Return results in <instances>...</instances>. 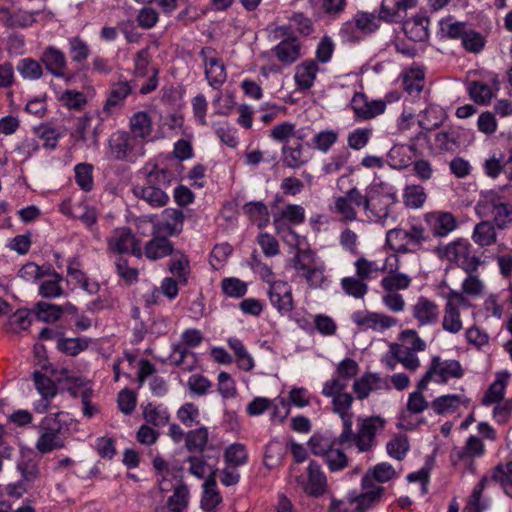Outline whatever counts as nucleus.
<instances>
[{"label": "nucleus", "instance_id": "1", "mask_svg": "<svg viewBox=\"0 0 512 512\" xmlns=\"http://www.w3.org/2000/svg\"><path fill=\"white\" fill-rule=\"evenodd\" d=\"M141 173L145 175L144 182L133 187V194L151 207H164L169 201L166 190L171 186L172 172L155 166L150 171L143 168Z\"/></svg>", "mask_w": 512, "mask_h": 512}, {"label": "nucleus", "instance_id": "2", "mask_svg": "<svg viewBox=\"0 0 512 512\" xmlns=\"http://www.w3.org/2000/svg\"><path fill=\"white\" fill-rule=\"evenodd\" d=\"M67 414L60 411L45 416L36 426L38 439L35 448L42 454L62 449L69 435Z\"/></svg>", "mask_w": 512, "mask_h": 512}, {"label": "nucleus", "instance_id": "3", "mask_svg": "<svg viewBox=\"0 0 512 512\" xmlns=\"http://www.w3.org/2000/svg\"><path fill=\"white\" fill-rule=\"evenodd\" d=\"M386 419L376 416H360L357 419L356 432L351 425V435L347 438H342V432L338 435V442L345 449L356 447L359 453H366L373 449L376 445V436L382 433L386 426Z\"/></svg>", "mask_w": 512, "mask_h": 512}, {"label": "nucleus", "instance_id": "4", "mask_svg": "<svg viewBox=\"0 0 512 512\" xmlns=\"http://www.w3.org/2000/svg\"><path fill=\"white\" fill-rule=\"evenodd\" d=\"M490 483L498 484L504 494L512 498V476L506 470L504 464L499 463L487 474L482 476L477 485L473 488L464 509L465 512H483L489 508V502L482 500V494Z\"/></svg>", "mask_w": 512, "mask_h": 512}, {"label": "nucleus", "instance_id": "5", "mask_svg": "<svg viewBox=\"0 0 512 512\" xmlns=\"http://www.w3.org/2000/svg\"><path fill=\"white\" fill-rule=\"evenodd\" d=\"M105 156L109 161L135 163L145 154L144 141L123 130L113 132L106 142Z\"/></svg>", "mask_w": 512, "mask_h": 512}, {"label": "nucleus", "instance_id": "6", "mask_svg": "<svg viewBox=\"0 0 512 512\" xmlns=\"http://www.w3.org/2000/svg\"><path fill=\"white\" fill-rule=\"evenodd\" d=\"M346 388L347 384L338 380H327L322 388V395L332 399V411L342 420L343 439L351 435V425L353 424L351 407L354 398L352 394L344 392Z\"/></svg>", "mask_w": 512, "mask_h": 512}, {"label": "nucleus", "instance_id": "7", "mask_svg": "<svg viewBox=\"0 0 512 512\" xmlns=\"http://www.w3.org/2000/svg\"><path fill=\"white\" fill-rule=\"evenodd\" d=\"M429 240L421 224H411L408 227L393 228L386 233L387 245L396 253H417L423 249L424 243Z\"/></svg>", "mask_w": 512, "mask_h": 512}, {"label": "nucleus", "instance_id": "8", "mask_svg": "<svg viewBox=\"0 0 512 512\" xmlns=\"http://www.w3.org/2000/svg\"><path fill=\"white\" fill-rule=\"evenodd\" d=\"M437 253L441 258H445L457 267L461 268L467 274L477 271L479 266L484 264L481 255L466 239L459 238L449 244L438 247Z\"/></svg>", "mask_w": 512, "mask_h": 512}, {"label": "nucleus", "instance_id": "9", "mask_svg": "<svg viewBox=\"0 0 512 512\" xmlns=\"http://www.w3.org/2000/svg\"><path fill=\"white\" fill-rule=\"evenodd\" d=\"M464 375V369L458 360L455 359H442L440 356L435 355L431 358L429 367L424 373L421 386L424 383L433 381L437 384H447L451 379H460Z\"/></svg>", "mask_w": 512, "mask_h": 512}, {"label": "nucleus", "instance_id": "10", "mask_svg": "<svg viewBox=\"0 0 512 512\" xmlns=\"http://www.w3.org/2000/svg\"><path fill=\"white\" fill-rule=\"evenodd\" d=\"M204 66L205 78L210 87L219 89L227 80V72L218 52L210 47H203L199 52Z\"/></svg>", "mask_w": 512, "mask_h": 512}, {"label": "nucleus", "instance_id": "11", "mask_svg": "<svg viewBox=\"0 0 512 512\" xmlns=\"http://www.w3.org/2000/svg\"><path fill=\"white\" fill-rule=\"evenodd\" d=\"M107 250L114 254H128L141 258L142 248L140 241L135 237L129 227H118L107 238Z\"/></svg>", "mask_w": 512, "mask_h": 512}, {"label": "nucleus", "instance_id": "12", "mask_svg": "<svg viewBox=\"0 0 512 512\" xmlns=\"http://www.w3.org/2000/svg\"><path fill=\"white\" fill-rule=\"evenodd\" d=\"M368 202V207L364 212L368 219L384 225L390 217V209L397 202L395 194L369 192L364 195Z\"/></svg>", "mask_w": 512, "mask_h": 512}, {"label": "nucleus", "instance_id": "13", "mask_svg": "<svg viewBox=\"0 0 512 512\" xmlns=\"http://www.w3.org/2000/svg\"><path fill=\"white\" fill-rule=\"evenodd\" d=\"M0 13L3 14V18L1 19L3 24L11 29L28 28L37 21L48 22L54 17L52 12L45 10L27 11L17 9L15 11H10L7 8H1Z\"/></svg>", "mask_w": 512, "mask_h": 512}, {"label": "nucleus", "instance_id": "14", "mask_svg": "<svg viewBox=\"0 0 512 512\" xmlns=\"http://www.w3.org/2000/svg\"><path fill=\"white\" fill-rule=\"evenodd\" d=\"M350 108L354 113L356 122L369 121L383 114L386 110V102L383 100H369L363 92H355L351 101Z\"/></svg>", "mask_w": 512, "mask_h": 512}, {"label": "nucleus", "instance_id": "15", "mask_svg": "<svg viewBox=\"0 0 512 512\" xmlns=\"http://www.w3.org/2000/svg\"><path fill=\"white\" fill-rule=\"evenodd\" d=\"M354 206L358 208L368 207V202L360 190L356 187L349 189L344 196L335 198L334 211L341 216L343 221H355L357 212Z\"/></svg>", "mask_w": 512, "mask_h": 512}, {"label": "nucleus", "instance_id": "16", "mask_svg": "<svg viewBox=\"0 0 512 512\" xmlns=\"http://www.w3.org/2000/svg\"><path fill=\"white\" fill-rule=\"evenodd\" d=\"M352 321L361 330L384 331L398 324V320L394 317L377 313L356 311L352 314Z\"/></svg>", "mask_w": 512, "mask_h": 512}, {"label": "nucleus", "instance_id": "17", "mask_svg": "<svg viewBox=\"0 0 512 512\" xmlns=\"http://www.w3.org/2000/svg\"><path fill=\"white\" fill-rule=\"evenodd\" d=\"M410 310L412 317L417 321L419 327L433 326L439 321V306L435 301L427 297H418Z\"/></svg>", "mask_w": 512, "mask_h": 512}, {"label": "nucleus", "instance_id": "18", "mask_svg": "<svg viewBox=\"0 0 512 512\" xmlns=\"http://www.w3.org/2000/svg\"><path fill=\"white\" fill-rule=\"evenodd\" d=\"M271 305L281 314H288L294 308L292 288L286 281L278 280L267 291Z\"/></svg>", "mask_w": 512, "mask_h": 512}, {"label": "nucleus", "instance_id": "19", "mask_svg": "<svg viewBox=\"0 0 512 512\" xmlns=\"http://www.w3.org/2000/svg\"><path fill=\"white\" fill-rule=\"evenodd\" d=\"M424 219L436 237H445L457 227L456 218L450 212H429L424 215Z\"/></svg>", "mask_w": 512, "mask_h": 512}, {"label": "nucleus", "instance_id": "20", "mask_svg": "<svg viewBox=\"0 0 512 512\" xmlns=\"http://www.w3.org/2000/svg\"><path fill=\"white\" fill-rule=\"evenodd\" d=\"M174 252V245L164 234H158L156 231L152 233V238L146 242L144 249H142V256L144 255L151 261H156L167 256L172 255Z\"/></svg>", "mask_w": 512, "mask_h": 512}, {"label": "nucleus", "instance_id": "21", "mask_svg": "<svg viewBox=\"0 0 512 512\" xmlns=\"http://www.w3.org/2000/svg\"><path fill=\"white\" fill-rule=\"evenodd\" d=\"M135 88L134 81L119 79L110 87V92L103 106V112L110 114L116 108L124 105L125 99L133 92Z\"/></svg>", "mask_w": 512, "mask_h": 512}, {"label": "nucleus", "instance_id": "22", "mask_svg": "<svg viewBox=\"0 0 512 512\" xmlns=\"http://www.w3.org/2000/svg\"><path fill=\"white\" fill-rule=\"evenodd\" d=\"M304 221L305 210L301 205L298 204H287L280 211V213L275 215L273 218V224L277 233L287 229L293 235H296V233L289 227H285V223L287 222L290 225L296 226L304 223Z\"/></svg>", "mask_w": 512, "mask_h": 512}, {"label": "nucleus", "instance_id": "23", "mask_svg": "<svg viewBox=\"0 0 512 512\" xmlns=\"http://www.w3.org/2000/svg\"><path fill=\"white\" fill-rule=\"evenodd\" d=\"M327 487V477L320 465L313 460L310 461L307 467V481L303 485L304 492L312 497H320L327 491Z\"/></svg>", "mask_w": 512, "mask_h": 512}, {"label": "nucleus", "instance_id": "24", "mask_svg": "<svg viewBox=\"0 0 512 512\" xmlns=\"http://www.w3.org/2000/svg\"><path fill=\"white\" fill-rule=\"evenodd\" d=\"M184 214L178 209H165L162 212V219L155 225L158 234L166 236H177L183 230Z\"/></svg>", "mask_w": 512, "mask_h": 512}, {"label": "nucleus", "instance_id": "25", "mask_svg": "<svg viewBox=\"0 0 512 512\" xmlns=\"http://www.w3.org/2000/svg\"><path fill=\"white\" fill-rule=\"evenodd\" d=\"M399 474L393 468V466L387 462H381L376 464L369 472H367L362 480L361 486L363 489L375 488L374 481L379 483L388 482L394 478H397Z\"/></svg>", "mask_w": 512, "mask_h": 512}, {"label": "nucleus", "instance_id": "26", "mask_svg": "<svg viewBox=\"0 0 512 512\" xmlns=\"http://www.w3.org/2000/svg\"><path fill=\"white\" fill-rule=\"evenodd\" d=\"M319 72L315 60L306 59L296 66L294 80L298 90H309L313 85Z\"/></svg>", "mask_w": 512, "mask_h": 512}, {"label": "nucleus", "instance_id": "27", "mask_svg": "<svg viewBox=\"0 0 512 512\" xmlns=\"http://www.w3.org/2000/svg\"><path fill=\"white\" fill-rule=\"evenodd\" d=\"M418 125L422 130L430 132L440 127L447 118L446 111L436 104H429L417 115Z\"/></svg>", "mask_w": 512, "mask_h": 512}, {"label": "nucleus", "instance_id": "28", "mask_svg": "<svg viewBox=\"0 0 512 512\" xmlns=\"http://www.w3.org/2000/svg\"><path fill=\"white\" fill-rule=\"evenodd\" d=\"M272 52L278 61L284 65H291L301 57V46L296 38H285L272 49Z\"/></svg>", "mask_w": 512, "mask_h": 512}, {"label": "nucleus", "instance_id": "29", "mask_svg": "<svg viewBox=\"0 0 512 512\" xmlns=\"http://www.w3.org/2000/svg\"><path fill=\"white\" fill-rule=\"evenodd\" d=\"M40 60L45 65L46 70L54 77L64 76L67 60L61 50L54 46H48L44 49Z\"/></svg>", "mask_w": 512, "mask_h": 512}, {"label": "nucleus", "instance_id": "30", "mask_svg": "<svg viewBox=\"0 0 512 512\" xmlns=\"http://www.w3.org/2000/svg\"><path fill=\"white\" fill-rule=\"evenodd\" d=\"M168 359L171 365L188 372L194 370L198 362L196 353L179 343L172 345V350Z\"/></svg>", "mask_w": 512, "mask_h": 512}, {"label": "nucleus", "instance_id": "31", "mask_svg": "<svg viewBox=\"0 0 512 512\" xmlns=\"http://www.w3.org/2000/svg\"><path fill=\"white\" fill-rule=\"evenodd\" d=\"M370 489L371 490L363 493H358L356 491H351L348 493L354 512H368V510L379 501L385 491V488L382 486H377L374 489Z\"/></svg>", "mask_w": 512, "mask_h": 512}, {"label": "nucleus", "instance_id": "32", "mask_svg": "<svg viewBox=\"0 0 512 512\" xmlns=\"http://www.w3.org/2000/svg\"><path fill=\"white\" fill-rule=\"evenodd\" d=\"M402 86L410 96H418L424 88L425 71L419 66H411L403 71Z\"/></svg>", "mask_w": 512, "mask_h": 512}, {"label": "nucleus", "instance_id": "33", "mask_svg": "<svg viewBox=\"0 0 512 512\" xmlns=\"http://www.w3.org/2000/svg\"><path fill=\"white\" fill-rule=\"evenodd\" d=\"M384 387L387 388L388 384L378 374L366 373L354 381L353 391L358 399L363 400L369 396L371 391Z\"/></svg>", "mask_w": 512, "mask_h": 512}, {"label": "nucleus", "instance_id": "34", "mask_svg": "<svg viewBox=\"0 0 512 512\" xmlns=\"http://www.w3.org/2000/svg\"><path fill=\"white\" fill-rule=\"evenodd\" d=\"M189 489L186 484L177 485L173 494L168 498L165 507H157L154 512H184L189 504Z\"/></svg>", "mask_w": 512, "mask_h": 512}, {"label": "nucleus", "instance_id": "35", "mask_svg": "<svg viewBox=\"0 0 512 512\" xmlns=\"http://www.w3.org/2000/svg\"><path fill=\"white\" fill-rule=\"evenodd\" d=\"M483 453L484 445L482 440L476 436H470L467 439L465 446L454 448L452 450L451 460L453 464H458L465 459L479 457Z\"/></svg>", "mask_w": 512, "mask_h": 512}, {"label": "nucleus", "instance_id": "36", "mask_svg": "<svg viewBox=\"0 0 512 512\" xmlns=\"http://www.w3.org/2000/svg\"><path fill=\"white\" fill-rule=\"evenodd\" d=\"M495 88H492L488 84L482 81H471L468 84V92L471 99L480 105H488L492 98L496 96L498 91V81L495 78L493 80Z\"/></svg>", "mask_w": 512, "mask_h": 512}, {"label": "nucleus", "instance_id": "37", "mask_svg": "<svg viewBox=\"0 0 512 512\" xmlns=\"http://www.w3.org/2000/svg\"><path fill=\"white\" fill-rule=\"evenodd\" d=\"M429 19L416 15L404 23L406 36L414 42L426 41L429 38Z\"/></svg>", "mask_w": 512, "mask_h": 512}, {"label": "nucleus", "instance_id": "38", "mask_svg": "<svg viewBox=\"0 0 512 512\" xmlns=\"http://www.w3.org/2000/svg\"><path fill=\"white\" fill-rule=\"evenodd\" d=\"M473 242L480 247L491 246L497 241V233L493 222L484 220L474 226L472 236Z\"/></svg>", "mask_w": 512, "mask_h": 512}, {"label": "nucleus", "instance_id": "39", "mask_svg": "<svg viewBox=\"0 0 512 512\" xmlns=\"http://www.w3.org/2000/svg\"><path fill=\"white\" fill-rule=\"evenodd\" d=\"M243 213L247 218L255 223L259 229H263L269 223L268 207L263 201H251L245 203L242 207Z\"/></svg>", "mask_w": 512, "mask_h": 512}, {"label": "nucleus", "instance_id": "40", "mask_svg": "<svg viewBox=\"0 0 512 512\" xmlns=\"http://www.w3.org/2000/svg\"><path fill=\"white\" fill-rule=\"evenodd\" d=\"M352 18L364 37L378 31L382 21L378 14L363 10L357 11Z\"/></svg>", "mask_w": 512, "mask_h": 512}, {"label": "nucleus", "instance_id": "41", "mask_svg": "<svg viewBox=\"0 0 512 512\" xmlns=\"http://www.w3.org/2000/svg\"><path fill=\"white\" fill-rule=\"evenodd\" d=\"M129 126L132 136L144 141L152 132V120L149 114L145 111H138L134 113L129 120Z\"/></svg>", "mask_w": 512, "mask_h": 512}, {"label": "nucleus", "instance_id": "42", "mask_svg": "<svg viewBox=\"0 0 512 512\" xmlns=\"http://www.w3.org/2000/svg\"><path fill=\"white\" fill-rule=\"evenodd\" d=\"M411 282L412 279L407 274L399 272L397 269H391L387 275L382 278L380 285L386 292L397 293L399 290L408 289Z\"/></svg>", "mask_w": 512, "mask_h": 512}, {"label": "nucleus", "instance_id": "43", "mask_svg": "<svg viewBox=\"0 0 512 512\" xmlns=\"http://www.w3.org/2000/svg\"><path fill=\"white\" fill-rule=\"evenodd\" d=\"M227 344L235 355L238 367L244 371H251L254 368L255 363L243 342L236 337H230L227 340Z\"/></svg>", "mask_w": 512, "mask_h": 512}, {"label": "nucleus", "instance_id": "44", "mask_svg": "<svg viewBox=\"0 0 512 512\" xmlns=\"http://www.w3.org/2000/svg\"><path fill=\"white\" fill-rule=\"evenodd\" d=\"M387 261L388 258H386L382 265H378L377 262L370 261L361 256L354 262L356 276L365 282L371 280L375 277L374 273L385 272L387 270Z\"/></svg>", "mask_w": 512, "mask_h": 512}, {"label": "nucleus", "instance_id": "45", "mask_svg": "<svg viewBox=\"0 0 512 512\" xmlns=\"http://www.w3.org/2000/svg\"><path fill=\"white\" fill-rule=\"evenodd\" d=\"M463 397L457 394H447L435 398L431 403L430 407L437 415H444L447 413L455 412L461 403Z\"/></svg>", "mask_w": 512, "mask_h": 512}, {"label": "nucleus", "instance_id": "46", "mask_svg": "<svg viewBox=\"0 0 512 512\" xmlns=\"http://www.w3.org/2000/svg\"><path fill=\"white\" fill-rule=\"evenodd\" d=\"M282 154L283 164L287 168L298 169L308 162L303 153V145L300 142L293 146L283 145Z\"/></svg>", "mask_w": 512, "mask_h": 512}, {"label": "nucleus", "instance_id": "47", "mask_svg": "<svg viewBox=\"0 0 512 512\" xmlns=\"http://www.w3.org/2000/svg\"><path fill=\"white\" fill-rule=\"evenodd\" d=\"M442 328L444 331L451 334H457L463 329L460 309L455 307L451 302H446L444 305Z\"/></svg>", "mask_w": 512, "mask_h": 512}, {"label": "nucleus", "instance_id": "48", "mask_svg": "<svg viewBox=\"0 0 512 512\" xmlns=\"http://www.w3.org/2000/svg\"><path fill=\"white\" fill-rule=\"evenodd\" d=\"M421 383L422 378L417 382V389L408 395L406 409L411 414H420L430 406V403L423 395V392L427 390L428 383H424L423 387Z\"/></svg>", "mask_w": 512, "mask_h": 512}, {"label": "nucleus", "instance_id": "49", "mask_svg": "<svg viewBox=\"0 0 512 512\" xmlns=\"http://www.w3.org/2000/svg\"><path fill=\"white\" fill-rule=\"evenodd\" d=\"M391 352L394 359L401 363L405 369L414 372L420 367V360L415 351L403 348L399 344H393L391 345Z\"/></svg>", "mask_w": 512, "mask_h": 512}, {"label": "nucleus", "instance_id": "50", "mask_svg": "<svg viewBox=\"0 0 512 512\" xmlns=\"http://www.w3.org/2000/svg\"><path fill=\"white\" fill-rule=\"evenodd\" d=\"M507 373L498 374L496 380L488 387L482 399V404L489 406L502 401L507 382Z\"/></svg>", "mask_w": 512, "mask_h": 512}, {"label": "nucleus", "instance_id": "51", "mask_svg": "<svg viewBox=\"0 0 512 512\" xmlns=\"http://www.w3.org/2000/svg\"><path fill=\"white\" fill-rule=\"evenodd\" d=\"M208 437L209 433L206 427L190 430L185 435V447L189 452L198 451L203 453L208 443Z\"/></svg>", "mask_w": 512, "mask_h": 512}, {"label": "nucleus", "instance_id": "52", "mask_svg": "<svg viewBox=\"0 0 512 512\" xmlns=\"http://www.w3.org/2000/svg\"><path fill=\"white\" fill-rule=\"evenodd\" d=\"M427 194L421 185L406 186L403 191V202L406 207L420 209L426 202Z\"/></svg>", "mask_w": 512, "mask_h": 512}, {"label": "nucleus", "instance_id": "53", "mask_svg": "<svg viewBox=\"0 0 512 512\" xmlns=\"http://www.w3.org/2000/svg\"><path fill=\"white\" fill-rule=\"evenodd\" d=\"M343 292L356 299H362L368 292V285L358 276H349L341 279L340 282Z\"/></svg>", "mask_w": 512, "mask_h": 512}, {"label": "nucleus", "instance_id": "54", "mask_svg": "<svg viewBox=\"0 0 512 512\" xmlns=\"http://www.w3.org/2000/svg\"><path fill=\"white\" fill-rule=\"evenodd\" d=\"M63 276L58 272H53V277L42 281L39 285V295L43 298H58L64 295L61 286Z\"/></svg>", "mask_w": 512, "mask_h": 512}, {"label": "nucleus", "instance_id": "55", "mask_svg": "<svg viewBox=\"0 0 512 512\" xmlns=\"http://www.w3.org/2000/svg\"><path fill=\"white\" fill-rule=\"evenodd\" d=\"M224 459L228 466L237 468L245 465L248 461V454L243 444L233 443L224 452Z\"/></svg>", "mask_w": 512, "mask_h": 512}, {"label": "nucleus", "instance_id": "56", "mask_svg": "<svg viewBox=\"0 0 512 512\" xmlns=\"http://www.w3.org/2000/svg\"><path fill=\"white\" fill-rule=\"evenodd\" d=\"M344 447L333 446L323 457L330 472L342 471L348 465V457Z\"/></svg>", "mask_w": 512, "mask_h": 512}, {"label": "nucleus", "instance_id": "57", "mask_svg": "<svg viewBox=\"0 0 512 512\" xmlns=\"http://www.w3.org/2000/svg\"><path fill=\"white\" fill-rule=\"evenodd\" d=\"M337 440L338 436L332 439L325 435L315 434L310 438L308 444L312 454L324 457L333 446L342 447Z\"/></svg>", "mask_w": 512, "mask_h": 512}, {"label": "nucleus", "instance_id": "58", "mask_svg": "<svg viewBox=\"0 0 512 512\" xmlns=\"http://www.w3.org/2000/svg\"><path fill=\"white\" fill-rule=\"evenodd\" d=\"M168 270L179 281L180 285H187L190 265L186 256L181 255L179 258L171 259L168 263Z\"/></svg>", "mask_w": 512, "mask_h": 512}, {"label": "nucleus", "instance_id": "59", "mask_svg": "<svg viewBox=\"0 0 512 512\" xmlns=\"http://www.w3.org/2000/svg\"><path fill=\"white\" fill-rule=\"evenodd\" d=\"M493 224L499 229H505L512 221V206L499 201L492 202Z\"/></svg>", "mask_w": 512, "mask_h": 512}, {"label": "nucleus", "instance_id": "60", "mask_svg": "<svg viewBox=\"0 0 512 512\" xmlns=\"http://www.w3.org/2000/svg\"><path fill=\"white\" fill-rule=\"evenodd\" d=\"M338 36L343 44H358L365 38L353 18L341 24Z\"/></svg>", "mask_w": 512, "mask_h": 512}, {"label": "nucleus", "instance_id": "61", "mask_svg": "<svg viewBox=\"0 0 512 512\" xmlns=\"http://www.w3.org/2000/svg\"><path fill=\"white\" fill-rule=\"evenodd\" d=\"M33 381L37 391L43 400L47 401L53 398L57 393V387L53 380L40 371H34Z\"/></svg>", "mask_w": 512, "mask_h": 512}, {"label": "nucleus", "instance_id": "62", "mask_svg": "<svg viewBox=\"0 0 512 512\" xmlns=\"http://www.w3.org/2000/svg\"><path fill=\"white\" fill-rule=\"evenodd\" d=\"M75 181L81 190L90 192L94 186L93 166L88 163H79L74 167Z\"/></svg>", "mask_w": 512, "mask_h": 512}, {"label": "nucleus", "instance_id": "63", "mask_svg": "<svg viewBox=\"0 0 512 512\" xmlns=\"http://www.w3.org/2000/svg\"><path fill=\"white\" fill-rule=\"evenodd\" d=\"M461 42L466 51L470 53H479L485 47L486 38L480 32L467 28Z\"/></svg>", "mask_w": 512, "mask_h": 512}, {"label": "nucleus", "instance_id": "64", "mask_svg": "<svg viewBox=\"0 0 512 512\" xmlns=\"http://www.w3.org/2000/svg\"><path fill=\"white\" fill-rule=\"evenodd\" d=\"M35 312L38 320L43 322H54L60 319L64 313V309L55 304L38 302L35 306Z\"/></svg>", "mask_w": 512, "mask_h": 512}]
</instances>
